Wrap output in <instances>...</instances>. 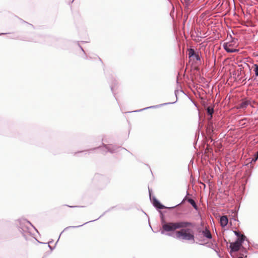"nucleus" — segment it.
I'll list each match as a JSON object with an SVG mask.
<instances>
[{"label":"nucleus","instance_id":"obj_1","mask_svg":"<svg viewBox=\"0 0 258 258\" xmlns=\"http://www.w3.org/2000/svg\"><path fill=\"white\" fill-rule=\"evenodd\" d=\"M175 237L177 239L192 241L193 243L195 242V236L192 231L188 228L182 229L176 231Z\"/></svg>","mask_w":258,"mask_h":258},{"label":"nucleus","instance_id":"obj_2","mask_svg":"<svg viewBox=\"0 0 258 258\" xmlns=\"http://www.w3.org/2000/svg\"><path fill=\"white\" fill-rule=\"evenodd\" d=\"M231 40L228 42H224L223 44V47L225 51L229 53L236 52L239 51L236 48L238 46V40L236 38H232L230 36Z\"/></svg>","mask_w":258,"mask_h":258},{"label":"nucleus","instance_id":"obj_3","mask_svg":"<svg viewBox=\"0 0 258 258\" xmlns=\"http://www.w3.org/2000/svg\"><path fill=\"white\" fill-rule=\"evenodd\" d=\"M162 224V229L161 230V233L162 234H165V232L173 231L176 229L175 223H166L164 221H163Z\"/></svg>","mask_w":258,"mask_h":258},{"label":"nucleus","instance_id":"obj_4","mask_svg":"<svg viewBox=\"0 0 258 258\" xmlns=\"http://www.w3.org/2000/svg\"><path fill=\"white\" fill-rule=\"evenodd\" d=\"M198 234L197 235L198 236V238L200 239L201 237L200 236V233H201L206 238L208 239H211L212 238V234L210 232V231L207 228H206L205 230H202L201 229H198ZM199 241H202L201 240L199 239Z\"/></svg>","mask_w":258,"mask_h":258},{"label":"nucleus","instance_id":"obj_5","mask_svg":"<svg viewBox=\"0 0 258 258\" xmlns=\"http://www.w3.org/2000/svg\"><path fill=\"white\" fill-rule=\"evenodd\" d=\"M176 225V228L177 229L182 228L185 229L184 228L187 227H194L195 224L191 222H183L180 221L178 222H175Z\"/></svg>","mask_w":258,"mask_h":258},{"label":"nucleus","instance_id":"obj_6","mask_svg":"<svg viewBox=\"0 0 258 258\" xmlns=\"http://www.w3.org/2000/svg\"><path fill=\"white\" fill-rule=\"evenodd\" d=\"M242 246L241 244L237 242H231L230 243V253L238 251Z\"/></svg>","mask_w":258,"mask_h":258},{"label":"nucleus","instance_id":"obj_7","mask_svg":"<svg viewBox=\"0 0 258 258\" xmlns=\"http://www.w3.org/2000/svg\"><path fill=\"white\" fill-rule=\"evenodd\" d=\"M248 105H251V102L246 99H243L237 106L238 109H245Z\"/></svg>","mask_w":258,"mask_h":258},{"label":"nucleus","instance_id":"obj_8","mask_svg":"<svg viewBox=\"0 0 258 258\" xmlns=\"http://www.w3.org/2000/svg\"><path fill=\"white\" fill-rule=\"evenodd\" d=\"M153 206L158 209H163L165 207L162 205L156 198H154L153 202Z\"/></svg>","mask_w":258,"mask_h":258},{"label":"nucleus","instance_id":"obj_9","mask_svg":"<svg viewBox=\"0 0 258 258\" xmlns=\"http://www.w3.org/2000/svg\"><path fill=\"white\" fill-rule=\"evenodd\" d=\"M101 148L104 149L105 152H109L111 153H114L115 150L114 149V147L111 145H104Z\"/></svg>","mask_w":258,"mask_h":258},{"label":"nucleus","instance_id":"obj_10","mask_svg":"<svg viewBox=\"0 0 258 258\" xmlns=\"http://www.w3.org/2000/svg\"><path fill=\"white\" fill-rule=\"evenodd\" d=\"M228 220L226 216H222L220 218V224L222 227H225L228 224Z\"/></svg>","mask_w":258,"mask_h":258},{"label":"nucleus","instance_id":"obj_11","mask_svg":"<svg viewBox=\"0 0 258 258\" xmlns=\"http://www.w3.org/2000/svg\"><path fill=\"white\" fill-rule=\"evenodd\" d=\"M207 112L208 115H210V117L208 119L209 120L211 119L212 118V114L214 113V108L213 107L209 106L207 108Z\"/></svg>","mask_w":258,"mask_h":258},{"label":"nucleus","instance_id":"obj_12","mask_svg":"<svg viewBox=\"0 0 258 258\" xmlns=\"http://www.w3.org/2000/svg\"><path fill=\"white\" fill-rule=\"evenodd\" d=\"M245 236L244 235H242L239 237H238L237 240L235 241L236 242H237L238 243H240L242 245L243 242L245 239Z\"/></svg>","mask_w":258,"mask_h":258},{"label":"nucleus","instance_id":"obj_13","mask_svg":"<svg viewBox=\"0 0 258 258\" xmlns=\"http://www.w3.org/2000/svg\"><path fill=\"white\" fill-rule=\"evenodd\" d=\"M253 71L254 72L255 76L258 77V64H253Z\"/></svg>","mask_w":258,"mask_h":258},{"label":"nucleus","instance_id":"obj_14","mask_svg":"<svg viewBox=\"0 0 258 258\" xmlns=\"http://www.w3.org/2000/svg\"><path fill=\"white\" fill-rule=\"evenodd\" d=\"M188 202L193 206V207L197 209V204L195 202V201L192 199H188Z\"/></svg>","mask_w":258,"mask_h":258},{"label":"nucleus","instance_id":"obj_15","mask_svg":"<svg viewBox=\"0 0 258 258\" xmlns=\"http://www.w3.org/2000/svg\"><path fill=\"white\" fill-rule=\"evenodd\" d=\"M195 53H195V51L194 49L190 48L189 49V52H188L189 57H191L194 56V55H195Z\"/></svg>","mask_w":258,"mask_h":258},{"label":"nucleus","instance_id":"obj_16","mask_svg":"<svg viewBox=\"0 0 258 258\" xmlns=\"http://www.w3.org/2000/svg\"><path fill=\"white\" fill-rule=\"evenodd\" d=\"M207 132L209 134H210L213 132V127L212 123H211L209 125V126L208 127V128L207 129Z\"/></svg>","mask_w":258,"mask_h":258},{"label":"nucleus","instance_id":"obj_17","mask_svg":"<svg viewBox=\"0 0 258 258\" xmlns=\"http://www.w3.org/2000/svg\"><path fill=\"white\" fill-rule=\"evenodd\" d=\"M183 1L186 7L188 6L191 3V0H183Z\"/></svg>","mask_w":258,"mask_h":258},{"label":"nucleus","instance_id":"obj_18","mask_svg":"<svg viewBox=\"0 0 258 258\" xmlns=\"http://www.w3.org/2000/svg\"><path fill=\"white\" fill-rule=\"evenodd\" d=\"M194 56L195 57V58H196V59L197 60H198V61L201 60L200 56L198 53H196L195 55H194Z\"/></svg>","mask_w":258,"mask_h":258},{"label":"nucleus","instance_id":"obj_19","mask_svg":"<svg viewBox=\"0 0 258 258\" xmlns=\"http://www.w3.org/2000/svg\"><path fill=\"white\" fill-rule=\"evenodd\" d=\"M88 222H86V223H84L83 224H82V225H79V226H69V227L66 228L64 229V230H66L67 229L71 228H77V227H81V226H83V225H84V224H86Z\"/></svg>","mask_w":258,"mask_h":258},{"label":"nucleus","instance_id":"obj_20","mask_svg":"<svg viewBox=\"0 0 258 258\" xmlns=\"http://www.w3.org/2000/svg\"><path fill=\"white\" fill-rule=\"evenodd\" d=\"M158 105H156V106H150V107H146V108H143V109H140L139 110H138V111H141L142 110H145V109H148V108H156V107H157Z\"/></svg>","mask_w":258,"mask_h":258},{"label":"nucleus","instance_id":"obj_21","mask_svg":"<svg viewBox=\"0 0 258 258\" xmlns=\"http://www.w3.org/2000/svg\"><path fill=\"white\" fill-rule=\"evenodd\" d=\"M233 232H234L235 235L236 236H237V237H239V236H240L241 235H242V234H240V233L239 232H238V231H234Z\"/></svg>","mask_w":258,"mask_h":258},{"label":"nucleus","instance_id":"obj_22","mask_svg":"<svg viewBox=\"0 0 258 258\" xmlns=\"http://www.w3.org/2000/svg\"><path fill=\"white\" fill-rule=\"evenodd\" d=\"M255 158L254 159H252V161H256V160L258 158V151L256 152V154L255 155Z\"/></svg>","mask_w":258,"mask_h":258},{"label":"nucleus","instance_id":"obj_23","mask_svg":"<svg viewBox=\"0 0 258 258\" xmlns=\"http://www.w3.org/2000/svg\"><path fill=\"white\" fill-rule=\"evenodd\" d=\"M26 222H27L28 224H30V225H31L32 227H34V228L36 231H37V229H36V228H35L33 226V225H32V224H31L29 221H26Z\"/></svg>","mask_w":258,"mask_h":258},{"label":"nucleus","instance_id":"obj_24","mask_svg":"<svg viewBox=\"0 0 258 258\" xmlns=\"http://www.w3.org/2000/svg\"><path fill=\"white\" fill-rule=\"evenodd\" d=\"M246 119H242L239 122V123L241 124V125H243L244 124V123H242L243 121L245 120Z\"/></svg>","mask_w":258,"mask_h":258},{"label":"nucleus","instance_id":"obj_25","mask_svg":"<svg viewBox=\"0 0 258 258\" xmlns=\"http://www.w3.org/2000/svg\"><path fill=\"white\" fill-rule=\"evenodd\" d=\"M174 102H173L172 103H174ZM171 103H164L163 104H162V105H166V104H171ZM160 106H161V105H160Z\"/></svg>","mask_w":258,"mask_h":258},{"label":"nucleus","instance_id":"obj_26","mask_svg":"<svg viewBox=\"0 0 258 258\" xmlns=\"http://www.w3.org/2000/svg\"><path fill=\"white\" fill-rule=\"evenodd\" d=\"M179 204H177V205H175V206H173V207H171V208H170V209L174 208H175V207H176V206H178Z\"/></svg>","mask_w":258,"mask_h":258},{"label":"nucleus","instance_id":"obj_27","mask_svg":"<svg viewBox=\"0 0 258 258\" xmlns=\"http://www.w3.org/2000/svg\"><path fill=\"white\" fill-rule=\"evenodd\" d=\"M166 235H168V236H171V234L170 233H167V234H166Z\"/></svg>","mask_w":258,"mask_h":258},{"label":"nucleus","instance_id":"obj_28","mask_svg":"<svg viewBox=\"0 0 258 258\" xmlns=\"http://www.w3.org/2000/svg\"><path fill=\"white\" fill-rule=\"evenodd\" d=\"M6 34V33H2L0 34V35H4V34Z\"/></svg>","mask_w":258,"mask_h":258},{"label":"nucleus","instance_id":"obj_29","mask_svg":"<svg viewBox=\"0 0 258 258\" xmlns=\"http://www.w3.org/2000/svg\"><path fill=\"white\" fill-rule=\"evenodd\" d=\"M111 89L113 91V87L112 86H111Z\"/></svg>","mask_w":258,"mask_h":258},{"label":"nucleus","instance_id":"obj_30","mask_svg":"<svg viewBox=\"0 0 258 258\" xmlns=\"http://www.w3.org/2000/svg\"><path fill=\"white\" fill-rule=\"evenodd\" d=\"M81 48L82 50V51H84V49L81 47Z\"/></svg>","mask_w":258,"mask_h":258},{"label":"nucleus","instance_id":"obj_31","mask_svg":"<svg viewBox=\"0 0 258 258\" xmlns=\"http://www.w3.org/2000/svg\"><path fill=\"white\" fill-rule=\"evenodd\" d=\"M149 193L150 194V188H149Z\"/></svg>","mask_w":258,"mask_h":258},{"label":"nucleus","instance_id":"obj_32","mask_svg":"<svg viewBox=\"0 0 258 258\" xmlns=\"http://www.w3.org/2000/svg\"><path fill=\"white\" fill-rule=\"evenodd\" d=\"M238 258H243L242 256H239Z\"/></svg>","mask_w":258,"mask_h":258},{"label":"nucleus","instance_id":"obj_33","mask_svg":"<svg viewBox=\"0 0 258 258\" xmlns=\"http://www.w3.org/2000/svg\"><path fill=\"white\" fill-rule=\"evenodd\" d=\"M68 206L69 207V206ZM70 207L72 208L73 207L72 206H70Z\"/></svg>","mask_w":258,"mask_h":258}]
</instances>
